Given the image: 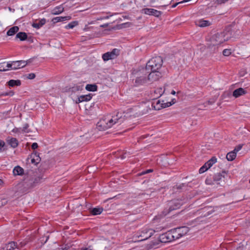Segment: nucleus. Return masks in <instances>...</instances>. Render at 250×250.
<instances>
[{
	"instance_id": "56",
	"label": "nucleus",
	"mask_w": 250,
	"mask_h": 250,
	"mask_svg": "<svg viewBox=\"0 0 250 250\" xmlns=\"http://www.w3.org/2000/svg\"><path fill=\"white\" fill-rule=\"evenodd\" d=\"M125 158V157L124 156H122L121 157L122 159H124Z\"/></svg>"
},
{
	"instance_id": "30",
	"label": "nucleus",
	"mask_w": 250,
	"mask_h": 250,
	"mask_svg": "<svg viewBox=\"0 0 250 250\" xmlns=\"http://www.w3.org/2000/svg\"><path fill=\"white\" fill-rule=\"evenodd\" d=\"M85 89L89 91H96L97 90V86L95 84H88L86 85Z\"/></svg>"
},
{
	"instance_id": "52",
	"label": "nucleus",
	"mask_w": 250,
	"mask_h": 250,
	"mask_svg": "<svg viewBox=\"0 0 250 250\" xmlns=\"http://www.w3.org/2000/svg\"><path fill=\"white\" fill-rule=\"evenodd\" d=\"M67 248L66 247H65L64 248H62L60 249V250H67Z\"/></svg>"
},
{
	"instance_id": "35",
	"label": "nucleus",
	"mask_w": 250,
	"mask_h": 250,
	"mask_svg": "<svg viewBox=\"0 0 250 250\" xmlns=\"http://www.w3.org/2000/svg\"><path fill=\"white\" fill-rule=\"evenodd\" d=\"M231 50L228 49H224L223 51V54L225 56H229L231 54Z\"/></svg>"
},
{
	"instance_id": "43",
	"label": "nucleus",
	"mask_w": 250,
	"mask_h": 250,
	"mask_svg": "<svg viewBox=\"0 0 250 250\" xmlns=\"http://www.w3.org/2000/svg\"><path fill=\"white\" fill-rule=\"evenodd\" d=\"M38 144L36 143H33L31 146V147L33 149H36L38 147Z\"/></svg>"
},
{
	"instance_id": "54",
	"label": "nucleus",
	"mask_w": 250,
	"mask_h": 250,
	"mask_svg": "<svg viewBox=\"0 0 250 250\" xmlns=\"http://www.w3.org/2000/svg\"><path fill=\"white\" fill-rule=\"evenodd\" d=\"M171 93L172 94H173V95H175V93H176V92H175V91L174 90H172V91H171Z\"/></svg>"
},
{
	"instance_id": "38",
	"label": "nucleus",
	"mask_w": 250,
	"mask_h": 250,
	"mask_svg": "<svg viewBox=\"0 0 250 250\" xmlns=\"http://www.w3.org/2000/svg\"><path fill=\"white\" fill-rule=\"evenodd\" d=\"M35 76L36 75L34 73H30L27 75V78L28 79L32 80L34 79L35 78Z\"/></svg>"
},
{
	"instance_id": "13",
	"label": "nucleus",
	"mask_w": 250,
	"mask_h": 250,
	"mask_svg": "<svg viewBox=\"0 0 250 250\" xmlns=\"http://www.w3.org/2000/svg\"><path fill=\"white\" fill-rule=\"evenodd\" d=\"M142 12L145 14L154 16L156 17H160L162 12L152 8H144L142 10Z\"/></svg>"
},
{
	"instance_id": "28",
	"label": "nucleus",
	"mask_w": 250,
	"mask_h": 250,
	"mask_svg": "<svg viewBox=\"0 0 250 250\" xmlns=\"http://www.w3.org/2000/svg\"><path fill=\"white\" fill-rule=\"evenodd\" d=\"M63 10L64 9L62 6H57L53 9L52 11V14L53 15H58L62 13L63 11Z\"/></svg>"
},
{
	"instance_id": "34",
	"label": "nucleus",
	"mask_w": 250,
	"mask_h": 250,
	"mask_svg": "<svg viewBox=\"0 0 250 250\" xmlns=\"http://www.w3.org/2000/svg\"><path fill=\"white\" fill-rule=\"evenodd\" d=\"M10 68L6 67V65L5 66V63H0V71H5L9 70Z\"/></svg>"
},
{
	"instance_id": "49",
	"label": "nucleus",
	"mask_w": 250,
	"mask_h": 250,
	"mask_svg": "<svg viewBox=\"0 0 250 250\" xmlns=\"http://www.w3.org/2000/svg\"><path fill=\"white\" fill-rule=\"evenodd\" d=\"M232 152H235V155H236L237 153L239 151L237 149L235 148L233 150L231 151Z\"/></svg>"
},
{
	"instance_id": "42",
	"label": "nucleus",
	"mask_w": 250,
	"mask_h": 250,
	"mask_svg": "<svg viewBox=\"0 0 250 250\" xmlns=\"http://www.w3.org/2000/svg\"><path fill=\"white\" fill-rule=\"evenodd\" d=\"M111 16H112V15L107 16H105V17H100L97 19V20H102L104 19H108L110 17H111Z\"/></svg>"
},
{
	"instance_id": "50",
	"label": "nucleus",
	"mask_w": 250,
	"mask_h": 250,
	"mask_svg": "<svg viewBox=\"0 0 250 250\" xmlns=\"http://www.w3.org/2000/svg\"><path fill=\"white\" fill-rule=\"evenodd\" d=\"M90 29V27H88L87 25H85V27L83 29V30L84 31H87V30L89 29Z\"/></svg>"
},
{
	"instance_id": "3",
	"label": "nucleus",
	"mask_w": 250,
	"mask_h": 250,
	"mask_svg": "<svg viewBox=\"0 0 250 250\" xmlns=\"http://www.w3.org/2000/svg\"><path fill=\"white\" fill-rule=\"evenodd\" d=\"M163 64V60L160 56L151 59L146 63V70L158 71Z\"/></svg>"
},
{
	"instance_id": "57",
	"label": "nucleus",
	"mask_w": 250,
	"mask_h": 250,
	"mask_svg": "<svg viewBox=\"0 0 250 250\" xmlns=\"http://www.w3.org/2000/svg\"><path fill=\"white\" fill-rule=\"evenodd\" d=\"M94 23L93 21H91V22L89 23V24H93Z\"/></svg>"
},
{
	"instance_id": "8",
	"label": "nucleus",
	"mask_w": 250,
	"mask_h": 250,
	"mask_svg": "<svg viewBox=\"0 0 250 250\" xmlns=\"http://www.w3.org/2000/svg\"><path fill=\"white\" fill-rule=\"evenodd\" d=\"M27 62L24 61H13L11 62L7 63L6 67L12 70H15L22 68L26 66Z\"/></svg>"
},
{
	"instance_id": "29",
	"label": "nucleus",
	"mask_w": 250,
	"mask_h": 250,
	"mask_svg": "<svg viewBox=\"0 0 250 250\" xmlns=\"http://www.w3.org/2000/svg\"><path fill=\"white\" fill-rule=\"evenodd\" d=\"M103 211V208H95L91 209V213L94 215H99Z\"/></svg>"
},
{
	"instance_id": "9",
	"label": "nucleus",
	"mask_w": 250,
	"mask_h": 250,
	"mask_svg": "<svg viewBox=\"0 0 250 250\" xmlns=\"http://www.w3.org/2000/svg\"><path fill=\"white\" fill-rule=\"evenodd\" d=\"M173 231L174 232L173 234L175 235V238L178 239L186 235L188 232L189 229L186 226H183L173 229Z\"/></svg>"
},
{
	"instance_id": "15",
	"label": "nucleus",
	"mask_w": 250,
	"mask_h": 250,
	"mask_svg": "<svg viewBox=\"0 0 250 250\" xmlns=\"http://www.w3.org/2000/svg\"><path fill=\"white\" fill-rule=\"evenodd\" d=\"M42 177L40 176L33 177L29 180L27 185L30 188H33L40 183L42 182Z\"/></svg>"
},
{
	"instance_id": "2",
	"label": "nucleus",
	"mask_w": 250,
	"mask_h": 250,
	"mask_svg": "<svg viewBox=\"0 0 250 250\" xmlns=\"http://www.w3.org/2000/svg\"><path fill=\"white\" fill-rule=\"evenodd\" d=\"M155 231L147 227L142 228L134 234L133 238L135 241H142L149 238Z\"/></svg>"
},
{
	"instance_id": "11",
	"label": "nucleus",
	"mask_w": 250,
	"mask_h": 250,
	"mask_svg": "<svg viewBox=\"0 0 250 250\" xmlns=\"http://www.w3.org/2000/svg\"><path fill=\"white\" fill-rule=\"evenodd\" d=\"M217 159L215 157H212L207 162H206L203 166H202L199 170L200 173H202L207 171L214 164L216 163Z\"/></svg>"
},
{
	"instance_id": "14",
	"label": "nucleus",
	"mask_w": 250,
	"mask_h": 250,
	"mask_svg": "<svg viewBox=\"0 0 250 250\" xmlns=\"http://www.w3.org/2000/svg\"><path fill=\"white\" fill-rule=\"evenodd\" d=\"M25 245L24 242H21L18 245L14 242H11L4 246L6 250H15V249L19 250Z\"/></svg>"
},
{
	"instance_id": "55",
	"label": "nucleus",
	"mask_w": 250,
	"mask_h": 250,
	"mask_svg": "<svg viewBox=\"0 0 250 250\" xmlns=\"http://www.w3.org/2000/svg\"><path fill=\"white\" fill-rule=\"evenodd\" d=\"M2 183V180L0 179V185Z\"/></svg>"
},
{
	"instance_id": "7",
	"label": "nucleus",
	"mask_w": 250,
	"mask_h": 250,
	"mask_svg": "<svg viewBox=\"0 0 250 250\" xmlns=\"http://www.w3.org/2000/svg\"><path fill=\"white\" fill-rule=\"evenodd\" d=\"M173 230H171L167 232L162 234L160 236V240L162 243H167L176 240L175 238Z\"/></svg>"
},
{
	"instance_id": "25",
	"label": "nucleus",
	"mask_w": 250,
	"mask_h": 250,
	"mask_svg": "<svg viewBox=\"0 0 250 250\" xmlns=\"http://www.w3.org/2000/svg\"><path fill=\"white\" fill-rule=\"evenodd\" d=\"M19 30L18 26H15L10 28L9 30L7 32V35L8 36H13Z\"/></svg>"
},
{
	"instance_id": "41",
	"label": "nucleus",
	"mask_w": 250,
	"mask_h": 250,
	"mask_svg": "<svg viewBox=\"0 0 250 250\" xmlns=\"http://www.w3.org/2000/svg\"><path fill=\"white\" fill-rule=\"evenodd\" d=\"M216 3L218 4H222L224 3L226 1H228V0H214Z\"/></svg>"
},
{
	"instance_id": "21",
	"label": "nucleus",
	"mask_w": 250,
	"mask_h": 250,
	"mask_svg": "<svg viewBox=\"0 0 250 250\" xmlns=\"http://www.w3.org/2000/svg\"><path fill=\"white\" fill-rule=\"evenodd\" d=\"M8 144L13 148L16 147L18 145V141L15 138H11L7 140Z\"/></svg>"
},
{
	"instance_id": "31",
	"label": "nucleus",
	"mask_w": 250,
	"mask_h": 250,
	"mask_svg": "<svg viewBox=\"0 0 250 250\" xmlns=\"http://www.w3.org/2000/svg\"><path fill=\"white\" fill-rule=\"evenodd\" d=\"M27 35L25 32H19L16 35V38L21 41H25L27 39Z\"/></svg>"
},
{
	"instance_id": "1",
	"label": "nucleus",
	"mask_w": 250,
	"mask_h": 250,
	"mask_svg": "<svg viewBox=\"0 0 250 250\" xmlns=\"http://www.w3.org/2000/svg\"><path fill=\"white\" fill-rule=\"evenodd\" d=\"M125 121L122 113H117L116 115L106 117L100 120L97 124V128L100 131L105 130L113 125H119Z\"/></svg>"
},
{
	"instance_id": "46",
	"label": "nucleus",
	"mask_w": 250,
	"mask_h": 250,
	"mask_svg": "<svg viewBox=\"0 0 250 250\" xmlns=\"http://www.w3.org/2000/svg\"><path fill=\"white\" fill-rule=\"evenodd\" d=\"M180 3H182L181 2V1L178 2H177V3H175V4H174L173 5H172V8H175L177 5H178V4H179Z\"/></svg>"
},
{
	"instance_id": "45",
	"label": "nucleus",
	"mask_w": 250,
	"mask_h": 250,
	"mask_svg": "<svg viewBox=\"0 0 250 250\" xmlns=\"http://www.w3.org/2000/svg\"><path fill=\"white\" fill-rule=\"evenodd\" d=\"M242 145H239L235 147L236 149H237L238 151L240 150L241 148H242Z\"/></svg>"
},
{
	"instance_id": "16",
	"label": "nucleus",
	"mask_w": 250,
	"mask_h": 250,
	"mask_svg": "<svg viewBox=\"0 0 250 250\" xmlns=\"http://www.w3.org/2000/svg\"><path fill=\"white\" fill-rule=\"evenodd\" d=\"M225 171H223L222 173H218L214 175V181L216 182L217 184H222L225 181Z\"/></svg>"
},
{
	"instance_id": "48",
	"label": "nucleus",
	"mask_w": 250,
	"mask_h": 250,
	"mask_svg": "<svg viewBox=\"0 0 250 250\" xmlns=\"http://www.w3.org/2000/svg\"><path fill=\"white\" fill-rule=\"evenodd\" d=\"M81 250H92L90 247L88 248H82Z\"/></svg>"
},
{
	"instance_id": "36",
	"label": "nucleus",
	"mask_w": 250,
	"mask_h": 250,
	"mask_svg": "<svg viewBox=\"0 0 250 250\" xmlns=\"http://www.w3.org/2000/svg\"><path fill=\"white\" fill-rule=\"evenodd\" d=\"M29 127V125L28 124H25L24 125L23 128H22V131L23 132V133H28L30 132V131L28 129V128Z\"/></svg>"
},
{
	"instance_id": "17",
	"label": "nucleus",
	"mask_w": 250,
	"mask_h": 250,
	"mask_svg": "<svg viewBox=\"0 0 250 250\" xmlns=\"http://www.w3.org/2000/svg\"><path fill=\"white\" fill-rule=\"evenodd\" d=\"M247 93V91L242 88H239L234 90L232 95L235 98H238L241 96L244 95Z\"/></svg>"
},
{
	"instance_id": "51",
	"label": "nucleus",
	"mask_w": 250,
	"mask_h": 250,
	"mask_svg": "<svg viewBox=\"0 0 250 250\" xmlns=\"http://www.w3.org/2000/svg\"><path fill=\"white\" fill-rule=\"evenodd\" d=\"M191 0H183V1H181V2L183 3H184V2H188L189 1H190Z\"/></svg>"
},
{
	"instance_id": "40",
	"label": "nucleus",
	"mask_w": 250,
	"mask_h": 250,
	"mask_svg": "<svg viewBox=\"0 0 250 250\" xmlns=\"http://www.w3.org/2000/svg\"><path fill=\"white\" fill-rule=\"evenodd\" d=\"M5 143L4 142L1 141L0 142V152L4 150L3 147Z\"/></svg>"
},
{
	"instance_id": "27",
	"label": "nucleus",
	"mask_w": 250,
	"mask_h": 250,
	"mask_svg": "<svg viewBox=\"0 0 250 250\" xmlns=\"http://www.w3.org/2000/svg\"><path fill=\"white\" fill-rule=\"evenodd\" d=\"M8 84L9 86L13 87L14 86H20L21 84V82L19 80H11L8 82Z\"/></svg>"
},
{
	"instance_id": "6",
	"label": "nucleus",
	"mask_w": 250,
	"mask_h": 250,
	"mask_svg": "<svg viewBox=\"0 0 250 250\" xmlns=\"http://www.w3.org/2000/svg\"><path fill=\"white\" fill-rule=\"evenodd\" d=\"M120 50L117 48L113 49L110 52H107L102 55V59L105 62L116 58L120 55Z\"/></svg>"
},
{
	"instance_id": "26",
	"label": "nucleus",
	"mask_w": 250,
	"mask_h": 250,
	"mask_svg": "<svg viewBox=\"0 0 250 250\" xmlns=\"http://www.w3.org/2000/svg\"><path fill=\"white\" fill-rule=\"evenodd\" d=\"M46 22V20L45 19H41L38 22L34 23L32 24L33 27L36 28L37 29L40 28L42 25H43Z\"/></svg>"
},
{
	"instance_id": "39",
	"label": "nucleus",
	"mask_w": 250,
	"mask_h": 250,
	"mask_svg": "<svg viewBox=\"0 0 250 250\" xmlns=\"http://www.w3.org/2000/svg\"><path fill=\"white\" fill-rule=\"evenodd\" d=\"M14 92L13 91H10L8 92H6V93H4L3 95H5V96H12L13 95H14Z\"/></svg>"
},
{
	"instance_id": "44",
	"label": "nucleus",
	"mask_w": 250,
	"mask_h": 250,
	"mask_svg": "<svg viewBox=\"0 0 250 250\" xmlns=\"http://www.w3.org/2000/svg\"><path fill=\"white\" fill-rule=\"evenodd\" d=\"M152 171H153L152 169H148V170H147L146 171L143 172L142 173V174H145L148 173L149 172H152Z\"/></svg>"
},
{
	"instance_id": "33",
	"label": "nucleus",
	"mask_w": 250,
	"mask_h": 250,
	"mask_svg": "<svg viewBox=\"0 0 250 250\" xmlns=\"http://www.w3.org/2000/svg\"><path fill=\"white\" fill-rule=\"evenodd\" d=\"M77 25H78V21H73L72 22H70L67 25H66L65 28L66 29H72Z\"/></svg>"
},
{
	"instance_id": "53",
	"label": "nucleus",
	"mask_w": 250,
	"mask_h": 250,
	"mask_svg": "<svg viewBox=\"0 0 250 250\" xmlns=\"http://www.w3.org/2000/svg\"><path fill=\"white\" fill-rule=\"evenodd\" d=\"M0 250H6L5 247L3 246L2 248H0Z\"/></svg>"
},
{
	"instance_id": "5",
	"label": "nucleus",
	"mask_w": 250,
	"mask_h": 250,
	"mask_svg": "<svg viewBox=\"0 0 250 250\" xmlns=\"http://www.w3.org/2000/svg\"><path fill=\"white\" fill-rule=\"evenodd\" d=\"M174 100H172L171 102H167L166 103H161L159 100H155L152 103V107L155 110H159L162 109V108L169 107L173 104L175 103V102L174 101Z\"/></svg>"
},
{
	"instance_id": "22",
	"label": "nucleus",
	"mask_w": 250,
	"mask_h": 250,
	"mask_svg": "<svg viewBox=\"0 0 250 250\" xmlns=\"http://www.w3.org/2000/svg\"><path fill=\"white\" fill-rule=\"evenodd\" d=\"M13 172L14 175H21L24 173V170L21 167L16 166L13 169Z\"/></svg>"
},
{
	"instance_id": "10",
	"label": "nucleus",
	"mask_w": 250,
	"mask_h": 250,
	"mask_svg": "<svg viewBox=\"0 0 250 250\" xmlns=\"http://www.w3.org/2000/svg\"><path fill=\"white\" fill-rule=\"evenodd\" d=\"M184 202L182 200H180L179 199L174 200L169 202L168 206H169V211H167L165 215H166L167 213H169L172 210L178 209L180 208V207L183 204Z\"/></svg>"
},
{
	"instance_id": "24",
	"label": "nucleus",
	"mask_w": 250,
	"mask_h": 250,
	"mask_svg": "<svg viewBox=\"0 0 250 250\" xmlns=\"http://www.w3.org/2000/svg\"><path fill=\"white\" fill-rule=\"evenodd\" d=\"M196 24L199 27H206L210 25V22L208 21L200 20L196 22Z\"/></svg>"
},
{
	"instance_id": "4",
	"label": "nucleus",
	"mask_w": 250,
	"mask_h": 250,
	"mask_svg": "<svg viewBox=\"0 0 250 250\" xmlns=\"http://www.w3.org/2000/svg\"><path fill=\"white\" fill-rule=\"evenodd\" d=\"M228 40V37H225L224 32L217 33L214 35L211 38V42L214 45H219Z\"/></svg>"
},
{
	"instance_id": "23",
	"label": "nucleus",
	"mask_w": 250,
	"mask_h": 250,
	"mask_svg": "<svg viewBox=\"0 0 250 250\" xmlns=\"http://www.w3.org/2000/svg\"><path fill=\"white\" fill-rule=\"evenodd\" d=\"M165 89L163 87L157 88L154 92V97L155 98L160 97L164 93Z\"/></svg>"
},
{
	"instance_id": "47",
	"label": "nucleus",
	"mask_w": 250,
	"mask_h": 250,
	"mask_svg": "<svg viewBox=\"0 0 250 250\" xmlns=\"http://www.w3.org/2000/svg\"><path fill=\"white\" fill-rule=\"evenodd\" d=\"M108 25H109L108 23H105V24H103V25H101L100 27H103V28L107 27L108 26Z\"/></svg>"
},
{
	"instance_id": "59",
	"label": "nucleus",
	"mask_w": 250,
	"mask_h": 250,
	"mask_svg": "<svg viewBox=\"0 0 250 250\" xmlns=\"http://www.w3.org/2000/svg\"><path fill=\"white\" fill-rule=\"evenodd\" d=\"M249 183H250V181H249Z\"/></svg>"
},
{
	"instance_id": "37",
	"label": "nucleus",
	"mask_w": 250,
	"mask_h": 250,
	"mask_svg": "<svg viewBox=\"0 0 250 250\" xmlns=\"http://www.w3.org/2000/svg\"><path fill=\"white\" fill-rule=\"evenodd\" d=\"M184 186V184H180L179 185H176L173 187V189L174 191H175L176 190L181 189Z\"/></svg>"
},
{
	"instance_id": "32",
	"label": "nucleus",
	"mask_w": 250,
	"mask_h": 250,
	"mask_svg": "<svg viewBox=\"0 0 250 250\" xmlns=\"http://www.w3.org/2000/svg\"><path fill=\"white\" fill-rule=\"evenodd\" d=\"M236 155H235V152L230 151L226 155L227 159L229 161H233L235 158Z\"/></svg>"
},
{
	"instance_id": "19",
	"label": "nucleus",
	"mask_w": 250,
	"mask_h": 250,
	"mask_svg": "<svg viewBox=\"0 0 250 250\" xmlns=\"http://www.w3.org/2000/svg\"><path fill=\"white\" fill-rule=\"evenodd\" d=\"M148 81L146 77L143 76L137 77L135 80V83L136 85H139L147 83Z\"/></svg>"
},
{
	"instance_id": "20",
	"label": "nucleus",
	"mask_w": 250,
	"mask_h": 250,
	"mask_svg": "<svg viewBox=\"0 0 250 250\" xmlns=\"http://www.w3.org/2000/svg\"><path fill=\"white\" fill-rule=\"evenodd\" d=\"M71 19V16H64V17H55L52 19V21L54 23H56L60 21H68Z\"/></svg>"
},
{
	"instance_id": "12",
	"label": "nucleus",
	"mask_w": 250,
	"mask_h": 250,
	"mask_svg": "<svg viewBox=\"0 0 250 250\" xmlns=\"http://www.w3.org/2000/svg\"><path fill=\"white\" fill-rule=\"evenodd\" d=\"M147 71V73H149L147 77V80L148 82H154L159 80L161 77V73L158 71Z\"/></svg>"
},
{
	"instance_id": "18",
	"label": "nucleus",
	"mask_w": 250,
	"mask_h": 250,
	"mask_svg": "<svg viewBox=\"0 0 250 250\" xmlns=\"http://www.w3.org/2000/svg\"><path fill=\"white\" fill-rule=\"evenodd\" d=\"M92 95L91 94H89L88 95H82L78 98V100L76 101V103H80L84 101L87 102L90 101Z\"/></svg>"
},
{
	"instance_id": "58",
	"label": "nucleus",
	"mask_w": 250,
	"mask_h": 250,
	"mask_svg": "<svg viewBox=\"0 0 250 250\" xmlns=\"http://www.w3.org/2000/svg\"><path fill=\"white\" fill-rule=\"evenodd\" d=\"M31 161H32V163H34V159H32Z\"/></svg>"
}]
</instances>
